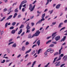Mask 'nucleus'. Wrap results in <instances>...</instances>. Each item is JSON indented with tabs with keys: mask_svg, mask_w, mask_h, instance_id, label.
I'll return each instance as SVG.
<instances>
[{
	"mask_svg": "<svg viewBox=\"0 0 67 67\" xmlns=\"http://www.w3.org/2000/svg\"><path fill=\"white\" fill-rule=\"evenodd\" d=\"M53 10H52L51 11V10H49L48 12H50V14H51L53 13Z\"/></svg>",
	"mask_w": 67,
	"mask_h": 67,
	"instance_id": "23",
	"label": "nucleus"
},
{
	"mask_svg": "<svg viewBox=\"0 0 67 67\" xmlns=\"http://www.w3.org/2000/svg\"><path fill=\"white\" fill-rule=\"evenodd\" d=\"M5 60H3V61H2L1 62V63H4V62H5Z\"/></svg>",
	"mask_w": 67,
	"mask_h": 67,
	"instance_id": "54",
	"label": "nucleus"
},
{
	"mask_svg": "<svg viewBox=\"0 0 67 67\" xmlns=\"http://www.w3.org/2000/svg\"><path fill=\"white\" fill-rule=\"evenodd\" d=\"M21 16V14H19V15L18 16V18H20V17Z\"/></svg>",
	"mask_w": 67,
	"mask_h": 67,
	"instance_id": "60",
	"label": "nucleus"
},
{
	"mask_svg": "<svg viewBox=\"0 0 67 67\" xmlns=\"http://www.w3.org/2000/svg\"><path fill=\"white\" fill-rule=\"evenodd\" d=\"M35 30V28H34L33 29H32V32H33Z\"/></svg>",
	"mask_w": 67,
	"mask_h": 67,
	"instance_id": "62",
	"label": "nucleus"
},
{
	"mask_svg": "<svg viewBox=\"0 0 67 67\" xmlns=\"http://www.w3.org/2000/svg\"><path fill=\"white\" fill-rule=\"evenodd\" d=\"M26 28L27 29V30H30V29L31 27L30 26H29V24H28L27 25Z\"/></svg>",
	"mask_w": 67,
	"mask_h": 67,
	"instance_id": "6",
	"label": "nucleus"
},
{
	"mask_svg": "<svg viewBox=\"0 0 67 67\" xmlns=\"http://www.w3.org/2000/svg\"><path fill=\"white\" fill-rule=\"evenodd\" d=\"M56 33H57V32H55L53 33L52 35V37H53V36H54L55 35V34H56Z\"/></svg>",
	"mask_w": 67,
	"mask_h": 67,
	"instance_id": "29",
	"label": "nucleus"
},
{
	"mask_svg": "<svg viewBox=\"0 0 67 67\" xmlns=\"http://www.w3.org/2000/svg\"><path fill=\"white\" fill-rule=\"evenodd\" d=\"M51 49H51V48L49 49H48L47 51V52H50V51H51Z\"/></svg>",
	"mask_w": 67,
	"mask_h": 67,
	"instance_id": "45",
	"label": "nucleus"
},
{
	"mask_svg": "<svg viewBox=\"0 0 67 67\" xmlns=\"http://www.w3.org/2000/svg\"><path fill=\"white\" fill-rule=\"evenodd\" d=\"M32 51V49H30L28 51H27L25 54H27V53H30V52H31Z\"/></svg>",
	"mask_w": 67,
	"mask_h": 67,
	"instance_id": "11",
	"label": "nucleus"
},
{
	"mask_svg": "<svg viewBox=\"0 0 67 67\" xmlns=\"http://www.w3.org/2000/svg\"><path fill=\"white\" fill-rule=\"evenodd\" d=\"M24 26L23 25H21L19 27L20 29H21V28H23L24 27Z\"/></svg>",
	"mask_w": 67,
	"mask_h": 67,
	"instance_id": "27",
	"label": "nucleus"
},
{
	"mask_svg": "<svg viewBox=\"0 0 67 67\" xmlns=\"http://www.w3.org/2000/svg\"><path fill=\"white\" fill-rule=\"evenodd\" d=\"M65 65V64H63L61 65H60V67H63V66H64V65Z\"/></svg>",
	"mask_w": 67,
	"mask_h": 67,
	"instance_id": "59",
	"label": "nucleus"
},
{
	"mask_svg": "<svg viewBox=\"0 0 67 67\" xmlns=\"http://www.w3.org/2000/svg\"><path fill=\"white\" fill-rule=\"evenodd\" d=\"M30 64H31V62H30L27 64V66H29V65H30Z\"/></svg>",
	"mask_w": 67,
	"mask_h": 67,
	"instance_id": "49",
	"label": "nucleus"
},
{
	"mask_svg": "<svg viewBox=\"0 0 67 67\" xmlns=\"http://www.w3.org/2000/svg\"><path fill=\"white\" fill-rule=\"evenodd\" d=\"M18 15V14L16 13H15V14H14V16H13V18H15L16 16Z\"/></svg>",
	"mask_w": 67,
	"mask_h": 67,
	"instance_id": "19",
	"label": "nucleus"
},
{
	"mask_svg": "<svg viewBox=\"0 0 67 67\" xmlns=\"http://www.w3.org/2000/svg\"><path fill=\"white\" fill-rule=\"evenodd\" d=\"M29 42H27L26 43V45H29Z\"/></svg>",
	"mask_w": 67,
	"mask_h": 67,
	"instance_id": "57",
	"label": "nucleus"
},
{
	"mask_svg": "<svg viewBox=\"0 0 67 67\" xmlns=\"http://www.w3.org/2000/svg\"><path fill=\"white\" fill-rule=\"evenodd\" d=\"M13 29H14V27L13 26H12L10 27L9 29H10V30H13Z\"/></svg>",
	"mask_w": 67,
	"mask_h": 67,
	"instance_id": "41",
	"label": "nucleus"
},
{
	"mask_svg": "<svg viewBox=\"0 0 67 67\" xmlns=\"http://www.w3.org/2000/svg\"><path fill=\"white\" fill-rule=\"evenodd\" d=\"M48 53L47 51H46V52L44 53V54L45 55H47Z\"/></svg>",
	"mask_w": 67,
	"mask_h": 67,
	"instance_id": "58",
	"label": "nucleus"
},
{
	"mask_svg": "<svg viewBox=\"0 0 67 67\" xmlns=\"http://www.w3.org/2000/svg\"><path fill=\"white\" fill-rule=\"evenodd\" d=\"M59 58L57 60V61H58L59 60H60V59H61V57H60L59 56Z\"/></svg>",
	"mask_w": 67,
	"mask_h": 67,
	"instance_id": "28",
	"label": "nucleus"
},
{
	"mask_svg": "<svg viewBox=\"0 0 67 67\" xmlns=\"http://www.w3.org/2000/svg\"><path fill=\"white\" fill-rule=\"evenodd\" d=\"M14 43V42H10L8 43V45H10V44H13Z\"/></svg>",
	"mask_w": 67,
	"mask_h": 67,
	"instance_id": "35",
	"label": "nucleus"
},
{
	"mask_svg": "<svg viewBox=\"0 0 67 67\" xmlns=\"http://www.w3.org/2000/svg\"><path fill=\"white\" fill-rule=\"evenodd\" d=\"M62 53V52L61 51V50H59V55H60V54H61V53Z\"/></svg>",
	"mask_w": 67,
	"mask_h": 67,
	"instance_id": "36",
	"label": "nucleus"
},
{
	"mask_svg": "<svg viewBox=\"0 0 67 67\" xmlns=\"http://www.w3.org/2000/svg\"><path fill=\"white\" fill-rule=\"evenodd\" d=\"M35 7V5H34L33 6V7L31 4L30 5L29 9L30 10L31 12L32 11H33V10H34V9Z\"/></svg>",
	"mask_w": 67,
	"mask_h": 67,
	"instance_id": "1",
	"label": "nucleus"
},
{
	"mask_svg": "<svg viewBox=\"0 0 67 67\" xmlns=\"http://www.w3.org/2000/svg\"><path fill=\"white\" fill-rule=\"evenodd\" d=\"M65 28H66V27H64L62 28L60 30V31H62V30H64V29H65Z\"/></svg>",
	"mask_w": 67,
	"mask_h": 67,
	"instance_id": "39",
	"label": "nucleus"
},
{
	"mask_svg": "<svg viewBox=\"0 0 67 67\" xmlns=\"http://www.w3.org/2000/svg\"><path fill=\"white\" fill-rule=\"evenodd\" d=\"M37 46V44H34L33 45V46H32V48H34V47H35V46Z\"/></svg>",
	"mask_w": 67,
	"mask_h": 67,
	"instance_id": "46",
	"label": "nucleus"
},
{
	"mask_svg": "<svg viewBox=\"0 0 67 67\" xmlns=\"http://www.w3.org/2000/svg\"><path fill=\"white\" fill-rule=\"evenodd\" d=\"M7 51L8 53H10V50L9 49H7Z\"/></svg>",
	"mask_w": 67,
	"mask_h": 67,
	"instance_id": "30",
	"label": "nucleus"
},
{
	"mask_svg": "<svg viewBox=\"0 0 67 67\" xmlns=\"http://www.w3.org/2000/svg\"><path fill=\"white\" fill-rule=\"evenodd\" d=\"M50 64V63L49 62L46 65H45L44 67H48V66L49 65V64Z\"/></svg>",
	"mask_w": 67,
	"mask_h": 67,
	"instance_id": "25",
	"label": "nucleus"
},
{
	"mask_svg": "<svg viewBox=\"0 0 67 67\" xmlns=\"http://www.w3.org/2000/svg\"><path fill=\"white\" fill-rule=\"evenodd\" d=\"M63 23H61L58 26L59 28H60L62 27V25H63Z\"/></svg>",
	"mask_w": 67,
	"mask_h": 67,
	"instance_id": "14",
	"label": "nucleus"
},
{
	"mask_svg": "<svg viewBox=\"0 0 67 67\" xmlns=\"http://www.w3.org/2000/svg\"><path fill=\"white\" fill-rule=\"evenodd\" d=\"M52 40H49V41H48L47 42H46V44H48V43H51Z\"/></svg>",
	"mask_w": 67,
	"mask_h": 67,
	"instance_id": "26",
	"label": "nucleus"
},
{
	"mask_svg": "<svg viewBox=\"0 0 67 67\" xmlns=\"http://www.w3.org/2000/svg\"><path fill=\"white\" fill-rule=\"evenodd\" d=\"M54 52V50H52L51 51H50L51 53H52L53 52Z\"/></svg>",
	"mask_w": 67,
	"mask_h": 67,
	"instance_id": "64",
	"label": "nucleus"
},
{
	"mask_svg": "<svg viewBox=\"0 0 67 67\" xmlns=\"http://www.w3.org/2000/svg\"><path fill=\"white\" fill-rule=\"evenodd\" d=\"M66 36H64L63 38L61 40V42H62V41H65V40L66 39Z\"/></svg>",
	"mask_w": 67,
	"mask_h": 67,
	"instance_id": "8",
	"label": "nucleus"
},
{
	"mask_svg": "<svg viewBox=\"0 0 67 67\" xmlns=\"http://www.w3.org/2000/svg\"><path fill=\"white\" fill-rule=\"evenodd\" d=\"M30 32V30H27L26 31V33H29V32Z\"/></svg>",
	"mask_w": 67,
	"mask_h": 67,
	"instance_id": "47",
	"label": "nucleus"
},
{
	"mask_svg": "<svg viewBox=\"0 0 67 67\" xmlns=\"http://www.w3.org/2000/svg\"><path fill=\"white\" fill-rule=\"evenodd\" d=\"M35 50L33 51L31 53V55H33V54H35Z\"/></svg>",
	"mask_w": 67,
	"mask_h": 67,
	"instance_id": "37",
	"label": "nucleus"
},
{
	"mask_svg": "<svg viewBox=\"0 0 67 67\" xmlns=\"http://www.w3.org/2000/svg\"><path fill=\"white\" fill-rule=\"evenodd\" d=\"M13 40V39H11L10 40H9V42H11V41H12V40Z\"/></svg>",
	"mask_w": 67,
	"mask_h": 67,
	"instance_id": "55",
	"label": "nucleus"
},
{
	"mask_svg": "<svg viewBox=\"0 0 67 67\" xmlns=\"http://www.w3.org/2000/svg\"><path fill=\"white\" fill-rule=\"evenodd\" d=\"M59 54V53H58V52H57L55 53H54V56H55L56 55H57Z\"/></svg>",
	"mask_w": 67,
	"mask_h": 67,
	"instance_id": "38",
	"label": "nucleus"
},
{
	"mask_svg": "<svg viewBox=\"0 0 67 67\" xmlns=\"http://www.w3.org/2000/svg\"><path fill=\"white\" fill-rule=\"evenodd\" d=\"M27 2V1H24L22 2L20 5L19 6V10H21V7H22V4L24 3H26Z\"/></svg>",
	"mask_w": 67,
	"mask_h": 67,
	"instance_id": "3",
	"label": "nucleus"
},
{
	"mask_svg": "<svg viewBox=\"0 0 67 67\" xmlns=\"http://www.w3.org/2000/svg\"><path fill=\"white\" fill-rule=\"evenodd\" d=\"M60 39V37L59 36H57L55 38V40H56V41H58Z\"/></svg>",
	"mask_w": 67,
	"mask_h": 67,
	"instance_id": "5",
	"label": "nucleus"
},
{
	"mask_svg": "<svg viewBox=\"0 0 67 67\" xmlns=\"http://www.w3.org/2000/svg\"><path fill=\"white\" fill-rule=\"evenodd\" d=\"M29 56V54H27L25 57V58H27V57Z\"/></svg>",
	"mask_w": 67,
	"mask_h": 67,
	"instance_id": "50",
	"label": "nucleus"
},
{
	"mask_svg": "<svg viewBox=\"0 0 67 67\" xmlns=\"http://www.w3.org/2000/svg\"><path fill=\"white\" fill-rule=\"evenodd\" d=\"M15 24H16V22H13L12 25V26H14V25H15Z\"/></svg>",
	"mask_w": 67,
	"mask_h": 67,
	"instance_id": "24",
	"label": "nucleus"
},
{
	"mask_svg": "<svg viewBox=\"0 0 67 67\" xmlns=\"http://www.w3.org/2000/svg\"><path fill=\"white\" fill-rule=\"evenodd\" d=\"M57 58H58V57H56L54 59V60L53 62V63H54L56 62V60H57Z\"/></svg>",
	"mask_w": 67,
	"mask_h": 67,
	"instance_id": "21",
	"label": "nucleus"
},
{
	"mask_svg": "<svg viewBox=\"0 0 67 67\" xmlns=\"http://www.w3.org/2000/svg\"><path fill=\"white\" fill-rule=\"evenodd\" d=\"M5 17H4L3 18L0 20V21L1 22L2 21H3V20H4L5 19Z\"/></svg>",
	"mask_w": 67,
	"mask_h": 67,
	"instance_id": "32",
	"label": "nucleus"
},
{
	"mask_svg": "<svg viewBox=\"0 0 67 67\" xmlns=\"http://www.w3.org/2000/svg\"><path fill=\"white\" fill-rule=\"evenodd\" d=\"M40 33H41V32H39V30L37 31L35 33V35L34 34L32 37H34V36H38L40 34Z\"/></svg>",
	"mask_w": 67,
	"mask_h": 67,
	"instance_id": "2",
	"label": "nucleus"
},
{
	"mask_svg": "<svg viewBox=\"0 0 67 67\" xmlns=\"http://www.w3.org/2000/svg\"><path fill=\"white\" fill-rule=\"evenodd\" d=\"M12 15H10L8 17L7 19V20H9V19H11L12 17Z\"/></svg>",
	"mask_w": 67,
	"mask_h": 67,
	"instance_id": "9",
	"label": "nucleus"
},
{
	"mask_svg": "<svg viewBox=\"0 0 67 67\" xmlns=\"http://www.w3.org/2000/svg\"><path fill=\"white\" fill-rule=\"evenodd\" d=\"M11 33L13 34H14L15 33V30H13L12 31Z\"/></svg>",
	"mask_w": 67,
	"mask_h": 67,
	"instance_id": "17",
	"label": "nucleus"
},
{
	"mask_svg": "<svg viewBox=\"0 0 67 67\" xmlns=\"http://www.w3.org/2000/svg\"><path fill=\"white\" fill-rule=\"evenodd\" d=\"M15 12L16 13H18L19 10H18V8H16V9H15L14 10Z\"/></svg>",
	"mask_w": 67,
	"mask_h": 67,
	"instance_id": "20",
	"label": "nucleus"
},
{
	"mask_svg": "<svg viewBox=\"0 0 67 67\" xmlns=\"http://www.w3.org/2000/svg\"><path fill=\"white\" fill-rule=\"evenodd\" d=\"M59 56L60 57H63V56H64V54H61L60 55H59Z\"/></svg>",
	"mask_w": 67,
	"mask_h": 67,
	"instance_id": "33",
	"label": "nucleus"
},
{
	"mask_svg": "<svg viewBox=\"0 0 67 67\" xmlns=\"http://www.w3.org/2000/svg\"><path fill=\"white\" fill-rule=\"evenodd\" d=\"M37 40H38V39H37L33 43V44H34L36 42V41H37Z\"/></svg>",
	"mask_w": 67,
	"mask_h": 67,
	"instance_id": "52",
	"label": "nucleus"
},
{
	"mask_svg": "<svg viewBox=\"0 0 67 67\" xmlns=\"http://www.w3.org/2000/svg\"><path fill=\"white\" fill-rule=\"evenodd\" d=\"M45 13L44 14L42 15V19H44V17H45Z\"/></svg>",
	"mask_w": 67,
	"mask_h": 67,
	"instance_id": "18",
	"label": "nucleus"
},
{
	"mask_svg": "<svg viewBox=\"0 0 67 67\" xmlns=\"http://www.w3.org/2000/svg\"><path fill=\"white\" fill-rule=\"evenodd\" d=\"M31 34H29L28 36V38H31Z\"/></svg>",
	"mask_w": 67,
	"mask_h": 67,
	"instance_id": "31",
	"label": "nucleus"
},
{
	"mask_svg": "<svg viewBox=\"0 0 67 67\" xmlns=\"http://www.w3.org/2000/svg\"><path fill=\"white\" fill-rule=\"evenodd\" d=\"M60 4H59L56 6V9H59V7H60Z\"/></svg>",
	"mask_w": 67,
	"mask_h": 67,
	"instance_id": "13",
	"label": "nucleus"
},
{
	"mask_svg": "<svg viewBox=\"0 0 67 67\" xmlns=\"http://www.w3.org/2000/svg\"><path fill=\"white\" fill-rule=\"evenodd\" d=\"M52 1V0H47V2H48V3H49V2H51V1Z\"/></svg>",
	"mask_w": 67,
	"mask_h": 67,
	"instance_id": "56",
	"label": "nucleus"
},
{
	"mask_svg": "<svg viewBox=\"0 0 67 67\" xmlns=\"http://www.w3.org/2000/svg\"><path fill=\"white\" fill-rule=\"evenodd\" d=\"M24 33H25V32H24L23 33L21 34V36H23L24 34Z\"/></svg>",
	"mask_w": 67,
	"mask_h": 67,
	"instance_id": "61",
	"label": "nucleus"
},
{
	"mask_svg": "<svg viewBox=\"0 0 67 67\" xmlns=\"http://www.w3.org/2000/svg\"><path fill=\"white\" fill-rule=\"evenodd\" d=\"M49 27V26H47L46 28V29H45L46 30H47V29H48V28Z\"/></svg>",
	"mask_w": 67,
	"mask_h": 67,
	"instance_id": "51",
	"label": "nucleus"
},
{
	"mask_svg": "<svg viewBox=\"0 0 67 67\" xmlns=\"http://www.w3.org/2000/svg\"><path fill=\"white\" fill-rule=\"evenodd\" d=\"M37 44L38 46H40V40H38L36 43Z\"/></svg>",
	"mask_w": 67,
	"mask_h": 67,
	"instance_id": "16",
	"label": "nucleus"
},
{
	"mask_svg": "<svg viewBox=\"0 0 67 67\" xmlns=\"http://www.w3.org/2000/svg\"><path fill=\"white\" fill-rule=\"evenodd\" d=\"M41 50H42V49H40L38 50L37 53L38 54H39L40 53V52H41Z\"/></svg>",
	"mask_w": 67,
	"mask_h": 67,
	"instance_id": "22",
	"label": "nucleus"
},
{
	"mask_svg": "<svg viewBox=\"0 0 67 67\" xmlns=\"http://www.w3.org/2000/svg\"><path fill=\"white\" fill-rule=\"evenodd\" d=\"M22 32V29H20V31H19V32L18 33V35H20L21 33Z\"/></svg>",
	"mask_w": 67,
	"mask_h": 67,
	"instance_id": "10",
	"label": "nucleus"
},
{
	"mask_svg": "<svg viewBox=\"0 0 67 67\" xmlns=\"http://www.w3.org/2000/svg\"><path fill=\"white\" fill-rule=\"evenodd\" d=\"M54 44H51L49 46V47H54Z\"/></svg>",
	"mask_w": 67,
	"mask_h": 67,
	"instance_id": "34",
	"label": "nucleus"
},
{
	"mask_svg": "<svg viewBox=\"0 0 67 67\" xmlns=\"http://www.w3.org/2000/svg\"><path fill=\"white\" fill-rule=\"evenodd\" d=\"M44 20H45V19L44 18L41 19L36 24H40L43 21H44Z\"/></svg>",
	"mask_w": 67,
	"mask_h": 67,
	"instance_id": "4",
	"label": "nucleus"
},
{
	"mask_svg": "<svg viewBox=\"0 0 67 67\" xmlns=\"http://www.w3.org/2000/svg\"><path fill=\"white\" fill-rule=\"evenodd\" d=\"M16 43H14V44L12 46V47H14L15 48L16 47Z\"/></svg>",
	"mask_w": 67,
	"mask_h": 67,
	"instance_id": "15",
	"label": "nucleus"
},
{
	"mask_svg": "<svg viewBox=\"0 0 67 67\" xmlns=\"http://www.w3.org/2000/svg\"><path fill=\"white\" fill-rule=\"evenodd\" d=\"M7 10V9L5 8L3 10V12H5Z\"/></svg>",
	"mask_w": 67,
	"mask_h": 67,
	"instance_id": "40",
	"label": "nucleus"
},
{
	"mask_svg": "<svg viewBox=\"0 0 67 67\" xmlns=\"http://www.w3.org/2000/svg\"><path fill=\"white\" fill-rule=\"evenodd\" d=\"M22 49L23 51H24V50H25V47H23L22 48Z\"/></svg>",
	"mask_w": 67,
	"mask_h": 67,
	"instance_id": "53",
	"label": "nucleus"
},
{
	"mask_svg": "<svg viewBox=\"0 0 67 67\" xmlns=\"http://www.w3.org/2000/svg\"><path fill=\"white\" fill-rule=\"evenodd\" d=\"M22 11V12H24L25 11V8H23Z\"/></svg>",
	"mask_w": 67,
	"mask_h": 67,
	"instance_id": "43",
	"label": "nucleus"
},
{
	"mask_svg": "<svg viewBox=\"0 0 67 67\" xmlns=\"http://www.w3.org/2000/svg\"><path fill=\"white\" fill-rule=\"evenodd\" d=\"M21 55L20 54H19L18 55V56H17V58H19L20 56Z\"/></svg>",
	"mask_w": 67,
	"mask_h": 67,
	"instance_id": "63",
	"label": "nucleus"
},
{
	"mask_svg": "<svg viewBox=\"0 0 67 67\" xmlns=\"http://www.w3.org/2000/svg\"><path fill=\"white\" fill-rule=\"evenodd\" d=\"M60 63V62L59 61L58 62L57 64L55 65V66L56 67H57V66H59L60 65V64H59V63Z\"/></svg>",
	"mask_w": 67,
	"mask_h": 67,
	"instance_id": "12",
	"label": "nucleus"
},
{
	"mask_svg": "<svg viewBox=\"0 0 67 67\" xmlns=\"http://www.w3.org/2000/svg\"><path fill=\"white\" fill-rule=\"evenodd\" d=\"M31 26H33L34 25V23H31Z\"/></svg>",
	"mask_w": 67,
	"mask_h": 67,
	"instance_id": "48",
	"label": "nucleus"
},
{
	"mask_svg": "<svg viewBox=\"0 0 67 67\" xmlns=\"http://www.w3.org/2000/svg\"><path fill=\"white\" fill-rule=\"evenodd\" d=\"M8 22L5 25V27H7V26H8Z\"/></svg>",
	"mask_w": 67,
	"mask_h": 67,
	"instance_id": "44",
	"label": "nucleus"
},
{
	"mask_svg": "<svg viewBox=\"0 0 67 67\" xmlns=\"http://www.w3.org/2000/svg\"><path fill=\"white\" fill-rule=\"evenodd\" d=\"M64 59V61H66V60L67 59V55H65V56H64L63 59Z\"/></svg>",
	"mask_w": 67,
	"mask_h": 67,
	"instance_id": "7",
	"label": "nucleus"
},
{
	"mask_svg": "<svg viewBox=\"0 0 67 67\" xmlns=\"http://www.w3.org/2000/svg\"><path fill=\"white\" fill-rule=\"evenodd\" d=\"M52 43H53V44H56L57 43V42H56L55 41H53L52 42Z\"/></svg>",
	"mask_w": 67,
	"mask_h": 67,
	"instance_id": "42",
	"label": "nucleus"
}]
</instances>
